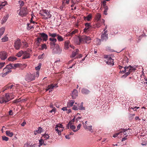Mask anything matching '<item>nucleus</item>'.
<instances>
[{
    "label": "nucleus",
    "mask_w": 147,
    "mask_h": 147,
    "mask_svg": "<svg viewBox=\"0 0 147 147\" xmlns=\"http://www.w3.org/2000/svg\"><path fill=\"white\" fill-rule=\"evenodd\" d=\"M12 97L10 98L9 94H6L5 95L0 98V103L2 104L7 102L12 99Z\"/></svg>",
    "instance_id": "obj_1"
},
{
    "label": "nucleus",
    "mask_w": 147,
    "mask_h": 147,
    "mask_svg": "<svg viewBox=\"0 0 147 147\" xmlns=\"http://www.w3.org/2000/svg\"><path fill=\"white\" fill-rule=\"evenodd\" d=\"M79 39L78 44L80 45V43L82 42L89 43L90 42L91 39L89 36H83L81 37H79Z\"/></svg>",
    "instance_id": "obj_2"
},
{
    "label": "nucleus",
    "mask_w": 147,
    "mask_h": 147,
    "mask_svg": "<svg viewBox=\"0 0 147 147\" xmlns=\"http://www.w3.org/2000/svg\"><path fill=\"white\" fill-rule=\"evenodd\" d=\"M40 14L42 16V18L46 20L51 18V15L48 11L46 10H42L40 11Z\"/></svg>",
    "instance_id": "obj_3"
},
{
    "label": "nucleus",
    "mask_w": 147,
    "mask_h": 147,
    "mask_svg": "<svg viewBox=\"0 0 147 147\" xmlns=\"http://www.w3.org/2000/svg\"><path fill=\"white\" fill-rule=\"evenodd\" d=\"M20 11H18V14L22 17L25 16L28 13V11L27 8L26 7H24L20 8Z\"/></svg>",
    "instance_id": "obj_4"
},
{
    "label": "nucleus",
    "mask_w": 147,
    "mask_h": 147,
    "mask_svg": "<svg viewBox=\"0 0 147 147\" xmlns=\"http://www.w3.org/2000/svg\"><path fill=\"white\" fill-rule=\"evenodd\" d=\"M62 49L59 46V45L57 44L55 48L52 50V53L53 54H59L62 52Z\"/></svg>",
    "instance_id": "obj_5"
},
{
    "label": "nucleus",
    "mask_w": 147,
    "mask_h": 147,
    "mask_svg": "<svg viewBox=\"0 0 147 147\" xmlns=\"http://www.w3.org/2000/svg\"><path fill=\"white\" fill-rule=\"evenodd\" d=\"M104 58L106 59L105 60L107 63L108 65L113 66L114 64L113 59L108 55H104Z\"/></svg>",
    "instance_id": "obj_6"
},
{
    "label": "nucleus",
    "mask_w": 147,
    "mask_h": 147,
    "mask_svg": "<svg viewBox=\"0 0 147 147\" xmlns=\"http://www.w3.org/2000/svg\"><path fill=\"white\" fill-rule=\"evenodd\" d=\"M35 76L34 74H27L26 76L25 80L28 82H30L35 79Z\"/></svg>",
    "instance_id": "obj_7"
},
{
    "label": "nucleus",
    "mask_w": 147,
    "mask_h": 147,
    "mask_svg": "<svg viewBox=\"0 0 147 147\" xmlns=\"http://www.w3.org/2000/svg\"><path fill=\"white\" fill-rule=\"evenodd\" d=\"M85 28L84 29V32L85 33H87L88 32L91 30L92 28V26L91 25L90 23L87 22L85 24Z\"/></svg>",
    "instance_id": "obj_8"
},
{
    "label": "nucleus",
    "mask_w": 147,
    "mask_h": 147,
    "mask_svg": "<svg viewBox=\"0 0 147 147\" xmlns=\"http://www.w3.org/2000/svg\"><path fill=\"white\" fill-rule=\"evenodd\" d=\"M21 44L20 39H18L15 41L14 46L16 50H18L21 47Z\"/></svg>",
    "instance_id": "obj_9"
},
{
    "label": "nucleus",
    "mask_w": 147,
    "mask_h": 147,
    "mask_svg": "<svg viewBox=\"0 0 147 147\" xmlns=\"http://www.w3.org/2000/svg\"><path fill=\"white\" fill-rule=\"evenodd\" d=\"M120 130L121 131H122L121 134H122V133H123L124 135L126 136V137L127 136L129 135H130V134L131 133V129L129 128L127 129H121Z\"/></svg>",
    "instance_id": "obj_10"
},
{
    "label": "nucleus",
    "mask_w": 147,
    "mask_h": 147,
    "mask_svg": "<svg viewBox=\"0 0 147 147\" xmlns=\"http://www.w3.org/2000/svg\"><path fill=\"white\" fill-rule=\"evenodd\" d=\"M49 40L50 41L49 44L51 48H54L56 44V43L57 41V40L56 38H49Z\"/></svg>",
    "instance_id": "obj_11"
},
{
    "label": "nucleus",
    "mask_w": 147,
    "mask_h": 147,
    "mask_svg": "<svg viewBox=\"0 0 147 147\" xmlns=\"http://www.w3.org/2000/svg\"><path fill=\"white\" fill-rule=\"evenodd\" d=\"M8 54L5 51H2L0 53V58L2 60H5L7 58Z\"/></svg>",
    "instance_id": "obj_12"
},
{
    "label": "nucleus",
    "mask_w": 147,
    "mask_h": 147,
    "mask_svg": "<svg viewBox=\"0 0 147 147\" xmlns=\"http://www.w3.org/2000/svg\"><path fill=\"white\" fill-rule=\"evenodd\" d=\"M107 31H105L103 32L101 36V39L100 40H99V41H105L108 38V34H107Z\"/></svg>",
    "instance_id": "obj_13"
},
{
    "label": "nucleus",
    "mask_w": 147,
    "mask_h": 147,
    "mask_svg": "<svg viewBox=\"0 0 147 147\" xmlns=\"http://www.w3.org/2000/svg\"><path fill=\"white\" fill-rule=\"evenodd\" d=\"M78 92L77 90L74 89L72 92L71 96L72 98L73 99H75L78 96Z\"/></svg>",
    "instance_id": "obj_14"
},
{
    "label": "nucleus",
    "mask_w": 147,
    "mask_h": 147,
    "mask_svg": "<svg viewBox=\"0 0 147 147\" xmlns=\"http://www.w3.org/2000/svg\"><path fill=\"white\" fill-rule=\"evenodd\" d=\"M40 37L42 38L43 41H46L48 40V36L44 33H40Z\"/></svg>",
    "instance_id": "obj_15"
},
{
    "label": "nucleus",
    "mask_w": 147,
    "mask_h": 147,
    "mask_svg": "<svg viewBox=\"0 0 147 147\" xmlns=\"http://www.w3.org/2000/svg\"><path fill=\"white\" fill-rule=\"evenodd\" d=\"M14 86L13 84L10 85L8 84L6 85L2 89V91L3 92L5 90L9 89H11L13 87V86Z\"/></svg>",
    "instance_id": "obj_16"
},
{
    "label": "nucleus",
    "mask_w": 147,
    "mask_h": 147,
    "mask_svg": "<svg viewBox=\"0 0 147 147\" xmlns=\"http://www.w3.org/2000/svg\"><path fill=\"white\" fill-rule=\"evenodd\" d=\"M70 42L69 40H67L64 42V49L65 50L68 49L70 47Z\"/></svg>",
    "instance_id": "obj_17"
},
{
    "label": "nucleus",
    "mask_w": 147,
    "mask_h": 147,
    "mask_svg": "<svg viewBox=\"0 0 147 147\" xmlns=\"http://www.w3.org/2000/svg\"><path fill=\"white\" fill-rule=\"evenodd\" d=\"M42 128L40 127H39L38 128V130L34 131V134L35 135H36L38 134H40L42 132Z\"/></svg>",
    "instance_id": "obj_18"
},
{
    "label": "nucleus",
    "mask_w": 147,
    "mask_h": 147,
    "mask_svg": "<svg viewBox=\"0 0 147 147\" xmlns=\"http://www.w3.org/2000/svg\"><path fill=\"white\" fill-rule=\"evenodd\" d=\"M79 51L78 49H76L72 52V54L71 57H75L76 55L78 54Z\"/></svg>",
    "instance_id": "obj_19"
},
{
    "label": "nucleus",
    "mask_w": 147,
    "mask_h": 147,
    "mask_svg": "<svg viewBox=\"0 0 147 147\" xmlns=\"http://www.w3.org/2000/svg\"><path fill=\"white\" fill-rule=\"evenodd\" d=\"M30 57V54L26 51H24L23 54V59H26Z\"/></svg>",
    "instance_id": "obj_20"
},
{
    "label": "nucleus",
    "mask_w": 147,
    "mask_h": 147,
    "mask_svg": "<svg viewBox=\"0 0 147 147\" xmlns=\"http://www.w3.org/2000/svg\"><path fill=\"white\" fill-rule=\"evenodd\" d=\"M92 18V16L91 14L88 15L87 16L84 17V20L88 21H90Z\"/></svg>",
    "instance_id": "obj_21"
},
{
    "label": "nucleus",
    "mask_w": 147,
    "mask_h": 147,
    "mask_svg": "<svg viewBox=\"0 0 147 147\" xmlns=\"http://www.w3.org/2000/svg\"><path fill=\"white\" fill-rule=\"evenodd\" d=\"M48 34L49 36L51 37L50 38H55L57 36V34L56 33H51L50 32L48 33Z\"/></svg>",
    "instance_id": "obj_22"
},
{
    "label": "nucleus",
    "mask_w": 147,
    "mask_h": 147,
    "mask_svg": "<svg viewBox=\"0 0 147 147\" xmlns=\"http://www.w3.org/2000/svg\"><path fill=\"white\" fill-rule=\"evenodd\" d=\"M9 17L8 15H6L5 16L1 21V24H3L5 23L7 21Z\"/></svg>",
    "instance_id": "obj_23"
},
{
    "label": "nucleus",
    "mask_w": 147,
    "mask_h": 147,
    "mask_svg": "<svg viewBox=\"0 0 147 147\" xmlns=\"http://www.w3.org/2000/svg\"><path fill=\"white\" fill-rule=\"evenodd\" d=\"M82 92L85 94H87L90 92V91L88 89L83 88L82 90Z\"/></svg>",
    "instance_id": "obj_24"
},
{
    "label": "nucleus",
    "mask_w": 147,
    "mask_h": 147,
    "mask_svg": "<svg viewBox=\"0 0 147 147\" xmlns=\"http://www.w3.org/2000/svg\"><path fill=\"white\" fill-rule=\"evenodd\" d=\"M57 39L59 42H62L64 40V38L59 34H57Z\"/></svg>",
    "instance_id": "obj_25"
},
{
    "label": "nucleus",
    "mask_w": 147,
    "mask_h": 147,
    "mask_svg": "<svg viewBox=\"0 0 147 147\" xmlns=\"http://www.w3.org/2000/svg\"><path fill=\"white\" fill-rule=\"evenodd\" d=\"M3 72L4 73V74H5L6 75L8 74L9 73H10L11 71V70L8 68H7L6 67L3 69Z\"/></svg>",
    "instance_id": "obj_26"
},
{
    "label": "nucleus",
    "mask_w": 147,
    "mask_h": 147,
    "mask_svg": "<svg viewBox=\"0 0 147 147\" xmlns=\"http://www.w3.org/2000/svg\"><path fill=\"white\" fill-rule=\"evenodd\" d=\"M74 100H71L68 102L67 104V107H71L72 106L73 104L74 103Z\"/></svg>",
    "instance_id": "obj_27"
},
{
    "label": "nucleus",
    "mask_w": 147,
    "mask_h": 147,
    "mask_svg": "<svg viewBox=\"0 0 147 147\" xmlns=\"http://www.w3.org/2000/svg\"><path fill=\"white\" fill-rule=\"evenodd\" d=\"M130 69V66L127 67H125L124 68V70H123L122 71L123 72V73L125 72V71H127L128 72H131Z\"/></svg>",
    "instance_id": "obj_28"
},
{
    "label": "nucleus",
    "mask_w": 147,
    "mask_h": 147,
    "mask_svg": "<svg viewBox=\"0 0 147 147\" xmlns=\"http://www.w3.org/2000/svg\"><path fill=\"white\" fill-rule=\"evenodd\" d=\"M13 66V68L15 69L17 68L20 67L22 66V64L19 63H17L15 64H13L12 65Z\"/></svg>",
    "instance_id": "obj_29"
},
{
    "label": "nucleus",
    "mask_w": 147,
    "mask_h": 147,
    "mask_svg": "<svg viewBox=\"0 0 147 147\" xmlns=\"http://www.w3.org/2000/svg\"><path fill=\"white\" fill-rule=\"evenodd\" d=\"M6 133L7 136L10 137H11L13 135V133L11 132L9 130L7 131Z\"/></svg>",
    "instance_id": "obj_30"
},
{
    "label": "nucleus",
    "mask_w": 147,
    "mask_h": 147,
    "mask_svg": "<svg viewBox=\"0 0 147 147\" xmlns=\"http://www.w3.org/2000/svg\"><path fill=\"white\" fill-rule=\"evenodd\" d=\"M49 138V135L48 134H46V133L42 137V138L45 140H46L47 139H48Z\"/></svg>",
    "instance_id": "obj_31"
},
{
    "label": "nucleus",
    "mask_w": 147,
    "mask_h": 147,
    "mask_svg": "<svg viewBox=\"0 0 147 147\" xmlns=\"http://www.w3.org/2000/svg\"><path fill=\"white\" fill-rule=\"evenodd\" d=\"M55 130L58 132L59 135H61V132L63 131V129H59V128H55Z\"/></svg>",
    "instance_id": "obj_32"
},
{
    "label": "nucleus",
    "mask_w": 147,
    "mask_h": 147,
    "mask_svg": "<svg viewBox=\"0 0 147 147\" xmlns=\"http://www.w3.org/2000/svg\"><path fill=\"white\" fill-rule=\"evenodd\" d=\"M101 15L99 13H98L96 15V21L97 22H99L100 20V18H101Z\"/></svg>",
    "instance_id": "obj_33"
},
{
    "label": "nucleus",
    "mask_w": 147,
    "mask_h": 147,
    "mask_svg": "<svg viewBox=\"0 0 147 147\" xmlns=\"http://www.w3.org/2000/svg\"><path fill=\"white\" fill-rule=\"evenodd\" d=\"M55 128H59V129H60V128L62 129L64 128V127H63V125L61 124H57L56 125Z\"/></svg>",
    "instance_id": "obj_34"
},
{
    "label": "nucleus",
    "mask_w": 147,
    "mask_h": 147,
    "mask_svg": "<svg viewBox=\"0 0 147 147\" xmlns=\"http://www.w3.org/2000/svg\"><path fill=\"white\" fill-rule=\"evenodd\" d=\"M8 40V37L6 36H4L1 39L2 42H6Z\"/></svg>",
    "instance_id": "obj_35"
},
{
    "label": "nucleus",
    "mask_w": 147,
    "mask_h": 147,
    "mask_svg": "<svg viewBox=\"0 0 147 147\" xmlns=\"http://www.w3.org/2000/svg\"><path fill=\"white\" fill-rule=\"evenodd\" d=\"M77 32V31L76 30H75L73 31H72L71 32L69 33L68 34V35L69 36H72L74 34H75Z\"/></svg>",
    "instance_id": "obj_36"
},
{
    "label": "nucleus",
    "mask_w": 147,
    "mask_h": 147,
    "mask_svg": "<svg viewBox=\"0 0 147 147\" xmlns=\"http://www.w3.org/2000/svg\"><path fill=\"white\" fill-rule=\"evenodd\" d=\"M97 22V23H96L95 25H94V28H98L100 27L101 26L100 23V22Z\"/></svg>",
    "instance_id": "obj_37"
},
{
    "label": "nucleus",
    "mask_w": 147,
    "mask_h": 147,
    "mask_svg": "<svg viewBox=\"0 0 147 147\" xmlns=\"http://www.w3.org/2000/svg\"><path fill=\"white\" fill-rule=\"evenodd\" d=\"M12 65H13V64L10 63L9 65H7L6 66V67L11 70V69L13 68V66Z\"/></svg>",
    "instance_id": "obj_38"
},
{
    "label": "nucleus",
    "mask_w": 147,
    "mask_h": 147,
    "mask_svg": "<svg viewBox=\"0 0 147 147\" xmlns=\"http://www.w3.org/2000/svg\"><path fill=\"white\" fill-rule=\"evenodd\" d=\"M16 57H10L8 59L9 61H13L16 60Z\"/></svg>",
    "instance_id": "obj_39"
},
{
    "label": "nucleus",
    "mask_w": 147,
    "mask_h": 147,
    "mask_svg": "<svg viewBox=\"0 0 147 147\" xmlns=\"http://www.w3.org/2000/svg\"><path fill=\"white\" fill-rule=\"evenodd\" d=\"M19 4L20 5V8H22V7L24 5V3L22 0H20L18 1Z\"/></svg>",
    "instance_id": "obj_40"
},
{
    "label": "nucleus",
    "mask_w": 147,
    "mask_h": 147,
    "mask_svg": "<svg viewBox=\"0 0 147 147\" xmlns=\"http://www.w3.org/2000/svg\"><path fill=\"white\" fill-rule=\"evenodd\" d=\"M24 53V52L23 51H21L17 54V56L18 57H20L22 56V54H23Z\"/></svg>",
    "instance_id": "obj_41"
},
{
    "label": "nucleus",
    "mask_w": 147,
    "mask_h": 147,
    "mask_svg": "<svg viewBox=\"0 0 147 147\" xmlns=\"http://www.w3.org/2000/svg\"><path fill=\"white\" fill-rule=\"evenodd\" d=\"M55 86H56V87H58V86H57V84H52L51 85L49 86V88H50V89H52L54 88V87Z\"/></svg>",
    "instance_id": "obj_42"
},
{
    "label": "nucleus",
    "mask_w": 147,
    "mask_h": 147,
    "mask_svg": "<svg viewBox=\"0 0 147 147\" xmlns=\"http://www.w3.org/2000/svg\"><path fill=\"white\" fill-rule=\"evenodd\" d=\"M33 25H32L30 24H27V29L28 30H30L32 28H33Z\"/></svg>",
    "instance_id": "obj_43"
},
{
    "label": "nucleus",
    "mask_w": 147,
    "mask_h": 147,
    "mask_svg": "<svg viewBox=\"0 0 147 147\" xmlns=\"http://www.w3.org/2000/svg\"><path fill=\"white\" fill-rule=\"evenodd\" d=\"M121 130L119 131V132L118 133H117L115 134H114L113 136V137L115 138L117 137L119 134L120 135H122V134H121Z\"/></svg>",
    "instance_id": "obj_44"
},
{
    "label": "nucleus",
    "mask_w": 147,
    "mask_h": 147,
    "mask_svg": "<svg viewBox=\"0 0 147 147\" xmlns=\"http://www.w3.org/2000/svg\"><path fill=\"white\" fill-rule=\"evenodd\" d=\"M81 126V124H79L77 126V129L76 130H74L73 131L74 132H76L78 131L80 129Z\"/></svg>",
    "instance_id": "obj_45"
},
{
    "label": "nucleus",
    "mask_w": 147,
    "mask_h": 147,
    "mask_svg": "<svg viewBox=\"0 0 147 147\" xmlns=\"http://www.w3.org/2000/svg\"><path fill=\"white\" fill-rule=\"evenodd\" d=\"M92 125L88 126V128L87 129L90 131L92 132H93V130L92 128Z\"/></svg>",
    "instance_id": "obj_46"
},
{
    "label": "nucleus",
    "mask_w": 147,
    "mask_h": 147,
    "mask_svg": "<svg viewBox=\"0 0 147 147\" xmlns=\"http://www.w3.org/2000/svg\"><path fill=\"white\" fill-rule=\"evenodd\" d=\"M46 141H45L42 138L41 140H39V143L40 145H42L43 143L44 145H45V144L44 143V142H46Z\"/></svg>",
    "instance_id": "obj_47"
},
{
    "label": "nucleus",
    "mask_w": 147,
    "mask_h": 147,
    "mask_svg": "<svg viewBox=\"0 0 147 147\" xmlns=\"http://www.w3.org/2000/svg\"><path fill=\"white\" fill-rule=\"evenodd\" d=\"M2 139L3 140H5V141H7L9 140V138L5 136H2Z\"/></svg>",
    "instance_id": "obj_48"
},
{
    "label": "nucleus",
    "mask_w": 147,
    "mask_h": 147,
    "mask_svg": "<svg viewBox=\"0 0 147 147\" xmlns=\"http://www.w3.org/2000/svg\"><path fill=\"white\" fill-rule=\"evenodd\" d=\"M41 64L40 63H39V65L38 66L35 67V69L36 70H38L39 71L41 68Z\"/></svg>",
    "instance_id": "obj_49"
},
{
    "label": "nucleus",
    "mask_w": 147,
    "mask_h": 147,
    "mask_svg": "<svg viewBox=\"0 0 147 147\" xmlns=\"http://www.w3.org/2000/svg\"><path fill=\"white\" fill-rule=\"evenodd\" d=\"M41 47L42 50L44 49H47V45L45 44H42Z\"/></svg>",
    "instance_id": "obj_50"
},
{
    "label": "nucleus",
    "mask_w": 147,
    "mask_h": 147,
    "mask_svg": "<svg viewBox=\"0 0 147 147\" xmlns=\"http://www.w3.org/2000/svg\"><path fill=\"white\" fill-rule=\"evenodd\" d=\"M85 108L83 107V105H81L79 108L80 110H85Z\"/></svg>",
    "instance_id": "obj_51"
},
{
    "label": "nucleus",
    "mask_w": 147,
    "mask_h": 147,
    "mask_svg": "<svg viewBox=\"0 0 147 147\" xmlns=\"http://www.w3.org/2000/svg\"><path fill=\"white\" fill-rule=\"evenodd\" d=\"M72 125L71 121H69L67 125V129H68L69 128V127H70H70Z\"/></svg>",
    "instance_id": "obj_52"
},
{
    "label": "nucleus",
    "mask_w": 147,
    "mask_h": 147,
    "mask_svg": "<svg viewBox=\"0 0 147 147\" xmlns=\"http://www.w3.org/2000/svg\"><path fill=\"white\" fill-rule=\"evenodd\" d=\"M42 39L40 37H40H38L37 39V41H38V42H40L42 41Z\"/></svg>",
    "instance_id": "obj_53"
},
{
    "label": "nucleus",
    "mask_w": 147,
    "mask_h": 147,
    "mask_svg": "<svg viewBox=\"0 0 147 147\" xmlns=\"http://www.w3.org/2000/svg\"><path fill=\"white\" fill-rule=\"evenodd\" d=\"M56 109L55 107H54L53 109L51 110L50 111V113H52L53 112H54V113H55V112H56Z\"/></svg>",
    "instance_id": "obj_54"
},
{
    "label": "nucleus",
    "mask_w": 147,
    "mask_h": 147,
    "mask_svg": "<svg viewBox=\"0 0 147 147\" xmlns=\"http://www.w3.org/2000/svg\"><path fill=\"white\" fill-rule=\"evenodd\" d=\"M5 63H0V69H1L5 64Z\"/></svg>",
    "instance_id": "obj_55"
},
{
    "label": "nucleus",
    "mask_w": 147,
    "mask_h": 147,
    "mask_svg": "<svg viewBox=\"0 0 147 147\" xmlns=\"http://www.w3.org/2000/svg\"><path fill=\"white\" fill-rule=\"evenodd\" d=\"M24 147H32V146L28 144H25L24 145Z\"/></svg>",
    "instance_id": "obj_56"
},
{
    "label": "nucleus",
    "mask_w": 147,
    "mask_h": 147,
    "mask_svg": "<svg viewBox=\"0 0 147 147\" xmlns=\"http://www.w3.org/2000/svg\"><path fill=\"white\" fill-rule=\"evenodd\" d=\"M130 70L131 72H132V71H134L136 70V68L135 67H132L131 66H130Z\"/></svg>",
    "instance_id": "obj_57"
},
{
    "label": "nucleus",
    "mask_w": 147,
    "mask_h": 147,
    "mask_svg": "<svg viewBox=\"0 0 147 147\" xmlns=\"http://www.w3.org/2000/svg\"><path fill=\"white\" fill-rule=\"evenodd\" d=\"M7 4V2L6 1L2 2L1 4L3 6H5V5Z\"/></svg>",
    "instance_id": "obj_58"
},
{
    "label": "nucleus",
    "mask_w": 147,
    "mask_h": 147,
    "mask_svg": "<svg viewBox=\"0 0 147 147\" xmlns=\"http://www.w3.org/2000/svg\"><path fill=\"white\" fill-rule=\"evenodd\" d=\"M130 109H132L134 111H136V110H134V109H138L139 108V107H131L130 108Z\"/></svg>",
    "instance_id": "obj_59"
},
{
    "label": "nucleus",
    "mask_w": 147,
    "mask_h": 147,
    "mask_svg": "<svg viewBox=\"0 0 147 147\" xmlns=\"http://www.w3.org/2000/svg\"><path fill=\"white\" fill-rule=\"evenodd\" d=\"M83 126H84V128L86 129L88 128V126H87V125H86V124H84V123L83 122Z\"/></svg>",
    "instance_id": "obj_60"
},
{
    "label": "nucleus",
    "mask_w": 147,
    "mask_h": 147,
    "mask_svg": "<svg viewBox=\"0 0 147 147\" xmlns=\"http://www.w3.org/2000/svg\"><path fill=\"white\" fill-rule=\"evenodd\" d=\"M71 129L74 130V129L76 128V126L74 125H72L70 127V128Z\"/></svg>",
    "instance_id": "obj_61"
},
{
    "label": "nucleus",
    "mask_w": 147,
    "mask_h": 147,
    "mask_svg": "<svg viewBox=\"0 0 147 147\" xmlns=\"http://www.w3.org/2000/svg\"><path fill=\"white\" fill-rule=\"evenodd\" d=\"M74 110H78V109L76 106H74L72 108Z\"/></svg>",
    "instance_id": "obj_62"
},
{
    "label": "nucleus",
    "mask_w": 147,
    "mask_h": 147,
    "mask_svg": "<svg viewBox=\"0 0 147 147\" xmlns=\"http://www.w3.org/2000/svg\"><path fill=\"white\" fill-rule=\"evenodd\" d=\"M39 71H37L36 72V77H38L39 76Z\"/></svg>",
    "instance_id": "obj_63"
},
{
    "label": "nucleus",
    "mask_w": 147,
    "mask_h": 147,
    "mask_svg": "<svg viewBox=\"0 0 147 147\" xmlns=\"http://www.w3.org/2000/svg\"><path fill=\"white\" fill-rule=\"evenodd\" d=\"M65 137V138L67 139H69L70 138L69 135H66Z\"/></svg>",
    "instance_id": "obj_64"
}]
</instances>
